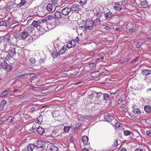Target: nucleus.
<instances>
[{"mask_svg":"<svg viewBox=\"0 0 151 151\" xmlns=\"http://www.w3.org/2000/svg\"><path fill=\"white\" fill-rule=\"evenodd\" d=\"M36 147L33 144H29L27 146V149L28 151H32Z\"/></svg>","mask_w":151,"mask_h":151,"instance_id":"obj_22","label":"nucleus"},{"mask_svg":"<svg viewBox=\"0 0 151 151\" xmlns=\"http://www.w3.org/2000/svg\"><path fill=\"white\" fill-rule=\"evenodd\" d=\"M17 46L12 44L9 49L8 51V53L11 56H13L16 55L15 49Z\"/></svg>","mask_w":151,"mask_h":151,"instance_id":"obj_1","label":"nucleus"},{"mask_svg":"<svg viewBox=\"0 0 151 151\" xmlns=\"http://www.w3.org/2000/svg\"><path fill=\"white\" fill-rule=\"evenodd\" d=\"M144 109L146 112L149 113L151 111L150 106L149 105H145L144 107Z\"/></svg>","mask_w":151,"mask_h":151,"instance_id":"obj_30","label":"nucleus"},{"mask_svg":"<svg viewBox=\"0 0 151 151\" xmlns=\"http://www.w3.org/2000/svg\"><path fill=\"white\" fill-rule=\"evenodd\" d=\"M142 6L144 8H146L148 6V4L147 1H142L141 3Z\"/></svg>","mask_w":151,"mask_h":151,"instance_id":"obj_27","label":"nucleus"},{"mask_svg":"<svg viewBox=\"0 0 151 151\" xmlns=\"http://www.w3.org/2000/svg\"><path fill=\"white\" fill-rule=\"evenodd\" d=\"M46 20L44 19H38L37 21H35V22H32V26L37 27V28L39 26H41L40 25L46 22Z\"/></svg>","mask_w":151,"mask_h":151,"instance_id":"obj_4","label":"nucleus"},{"mask_svg":"<svg viewBox=\"0 0 151 151\" xmlns=\"http://www.w3.org/2000/svg\"><path fill=\"white\" fill-rule=\"evenodd\" d=\"M50 150L51 151H58V148L56 146L52 145L50 147Z\"/></svg>","mask_w":151,"mask_h":151,"instance_id":"obj_38","label":"nucleus"},{"mask_svg":"<svg viewBox=\"0 0 151 151\" xmlns=\"http://www.w3.org/2000/svg\"><path fill=\"white\" fill-rule=\"evenodd\" d=\"M132 109L133 112H134V114L137 115H139L141 114V111L139 109L136 108L134 106H133L132 107Z\"/></svg>","mask_w":151,"mask_h":151,"instance_id":"obj_18","label":"nucleus"},{"mask_svg":"<svg viewBox=\"0 0 151 151\" xmlns=\"http://www.w3.org/2000/svg\"><path fill=\"white\" fill-rule=\"evenodd\" d=\"M42 8L41 7H34L33 9H31L30 10L31 12V16H33V15H39L38 14V10L41 9Z\"/></svg>","mask_w":151,"mask_h":151,"instance_id":"obj_5","label":"nucleus"},{"mask_svg":"<svg viewBox=\"0 0 151 151\" xmlns=\"http://www.w3.org/2000/svg\"><path fill=\"white\" fill-rule=\"evenodd\" d=\"M9 92V90H6L4 91H3L1 94L0 95V96L1 97H3L7 94V93Z\"/></svg>","mask_w":151,"mask_h":151,"instance_id":"obj_40","label":"nucleus"},{"mask_svg":"<svg viewBox=\"0 0 151 151\" xmlns=\"http://www.w3.org/2000/svg\"><path fill=\"white\" fill-rule=\"evenodd\" d=\"M106 19L108 20L111 19L113 17L112 13L111 12H109L104 14Z\"/></svg>","mask_w":151,"mask_h":151,"instance_id":"obj_14","label":"nucleus"},{"mask_svg":"<svg viewBox=\"0 0 151 151\" xmlns=\"http://www.w3.org/2000/svg\"><path fill=\"white\" fill-rule=\"evenodd\" d=\"M96 92H93L90 95H88V97L91 100L92 99L94 96H96Z\"/></svg>","mask_w":151,"mask_h":151,"instance_id":"obj_37","label":"nucleus"},{"mask_svg":"<svg viewBox=\"0 0 151 151\" xmlns=\"http://www.w3.org/2000/svg\"><path fill=\"white\" fill-rule=\"evenodd\" d=\"M80 7L78 4H73L70 8L71 12H78L80 10Z\"/></svg>","mask_w":151,"mask_h":151,"instance_id":"obj_7","label":"nucleus"},{"mask_svg":"<svg viewBox=\"0 0 151 151\" xmlns=\"http://www.w3.org/2000/svg\"><path fill=\"white\" fill-rule=\"evenodd\" d=\"M54 9L53 5L51 4H48L46 6V9L48 12L52 11Z\"/></svg>","mask_w":151,"mask_h":151,"instance_id":"obj_21","label":"nucleus"},{"mask_svg":"<svg viewBox=\"0 0 151 151\" xmlns=\"http://www.w3.org/2000/svg\"><path fill=\"white\" fill-rule=\"evenodd\" d=\"M29 61L32 64H34L35 63V59L33 58H31L30 59Z\"/></svg>","mask_w":151,"mask_h":151,"instance_id":"obj_49","label":"nucleus"},{"mask_svg":"<svg viewBox=\"0 0 151 151\" xmlns=\"http://www.w3.org/2000/svg\"><path fill=\"white\" fill-rule=\"evenodd\" d=\"M81 139L83 143L85 145H87L88 143V138L86 136H84L82 137Z\"/></svg>","mask_w":151,"mask_h":151,"instance_id":"obj_20","label":"nucleus"},{"mask_svg":"<svg viewBox=\"0 0 151 151\" xmlns=\"http://www.w3.org/2000/svg\"><path fill=\"white\" fill-rule=\"evenodd\" d=\"M114 8L116 10L120 11L122 9V5L118 2L115 3L113 5Z\"/></svg>","mask_w":151,"mask_h":151,"instance_id":"obj_11","label":"nucleus"},{"mask_svg":"<svg viewBox=\"0 0 151 151\" xmlns=\"http://www.w3.org/2000/svg\"><path fill=\"white\" fill-rule=\"evenodd\" d=\"M43 116L40 115L37 118L36 121L38 124H41L42 121Z\"/></svg>","mask_w":151,"mask_h":151,"instance_id":"obj_31","label":"nucleus"},{"mask_svg":"<svg viewBox=\"0 0 151 151\" xmlns=\"http://www.w3.org/2000/svg\"><path fill=\"white\" fill-rule=\"evenodd\" d=\"M104 29L107 30H109L111 28H110L108 26H106L104 27Z\"/></svg>","mask_w":151,"mask_h":151,"instance_id":"obj_59","label":"nucleus"},{"mask_svg":"<svg viewBox=\"0 0 151 151\" xmlns=\"http://www.w3.org/2000/svg\"><path fill=\"white\" fill-rule=\"evenodd\" d=\"M45 19L46 20V22L47 20H50L51 21H52L53 20H55V18L54 16L53 17L51 15H48L47 16L45 19Z\"/></svg>","mask_w":151,"mask_h":151,"instance_id":"obj_26","label":"nucleus"},{"mask_svg":"<svg viewBox=\"0 0 151 151\" xmlns=\"http://www.w3.org/2000/svg\"><path fill=\"white\" fill-rule=\"evenodd\" d=\"M94 53L95 52H91L89 53V55L90 56H92L93 55Z\"/></svg>","mask_w":151,"mask_h":151,"instance_id":"obj_61","label":"nucleus"},{"mask_svg":"<svg viewBox=\"0 0 151 151\" xmlns=\"http://www.w3.org/2000/svg\"><path fill=\"white\" fill-rule=\"evenodd\" d=\"M87 29L85 26H80L76 30L78 34L80 35L85 34L87 32Z\"/></svg>","mask_w":151,"mask_h":151,"instance_id":"obj_3","label":"nucleus"},{"mask_svg":"<svg viewBox=\"0 0 151 151\" xmlns=\"http://www.w3.org/2000/svg\"><path fill=\"white\" fill-rule=\"evenodd\" d=\"M62 13L59 11L56 12L54 14V16L55 19H60L61 18Z\"/></svg>","mask_w":151,"mask_h":151,"instance_id":"obj_17","label":"nucleus"},{"mask_svg":"<svg viewBox=\"0 0 151 151\" xmlns=\"http://www.w3.org/2000/svg\"><path fill=\"white\" fill-rule=\"evenodd\" d=\"M45 143L44 142L41 140L37 141L36 143V145L35 147L36 148H43L45 147Z\"/></svg>","mask_w":151,"mask_h":151,"instance_id":"obj_12","label":"nucleus"},{"mask_svg":"<svg viewBox=\"0 0 151 151\" xmlns=\"http://www.w3.org/2000/svg\"><path fill=\"white\" fill-rule=\"evenodd\" d=\"M66 50V48L64 47H62L60 48L59 50V54H63L65 52Z\"/></svg>","mask_w":151,"mask_h":151,"instance_id":"obj_32","label":"nucleus"},{"mask_svg":"<svg viewBox=\"0 0 151 151\" xmlns=\"http://www.w3.org/2000/svg\"><path fill=\"white\" fill-rule=\"evenodd\" d=\"M7 66V63L3 59V61H2L0 63V67L4 69H6Z\"/></svg>","mask_w":151,"mask_h":151,"instance_id":"obj_15","label":"nucleus"},{"mask_svg":"<svg viewBox=\"0 0 151 151\" xmlns=\"http://www.w3.org/2000/svg\"><path fill=\"white\" fill-rule=\"evenodd\" d=\"M135 151H144V150L142 147H139L136 148Z\"/></svg>","mask_w":151,"mask_h":151,"instance_id":"obj_48","label":"nucleus"},{"mask_svg":"<svg viewBox=\"0 0 151 151\" xmlns=\"http://www.w3.org/2000/svg\"><path fill=\"white\" fill-rule=\"evenodd\" d=\"M120 151H127V150L124 148H122Z\"/></svg>","mask_w":151,"mask_h":151,"instance_id":"obj_62","label":"nucleus"},{"mask_svg":"<svg viewBox=\"0 0 151 151\" xmlns=\"http://www.w3.org/2000/svg\"><path fill=\"white\" fill-rule=\"evenodd\" d=\"M6 104V101L4 100H2L1 103V105H2L3 106H4Z\"/></svg>","mask_w":151,"mask_h":151,"instance_id":"obj_50","label":"nucleus"},{"mask_svg":"<svg viewBox=\"0 0 151 151\" xmlns=\"http://www.w3.org/2000/svg\"><path fill=\"white\" fill-rule=\"evenodd\" d=\"M96 9H102V7H101V6H97L96 8Z\"/></svg>","mask_w":151,"mask_h":151,"instance_id":"obj_64","label":"nucleus"},{"mask_svg":"<svg viewBox=\"0 0 151 151\" xmlns=\"http://www.w3.org/2000/svg\"><path fill=\"white\" fill-rule=\"evenodd\" d=\"M78 118L81 121H83L84 120V116H83V115L81 114L78 115Z\"/></svg>","mask_w":151,"mask_h":151,"instance_id":"obj_46","label":"nucleus"},{"mask_svg":"<svg viewBox=\"0 0 151 151\" xmlns=\"http://www.w3.org/2000/svg\"><path fill=\"white\" fill-rule=\"evenodd\" d=\"M115 127L116 128H120L122 127V124L119 122H117L115 125Z\"/></svg>","mask_w":151,"mask_h":151,"instance_id":"obj_45","label":"nucleus"},{"mask_svg":"<svg viewBox=\"0 0 151 151\" xmlns=\"http://www.w3.org/2000/svg\"><path fill=\"white\" fill-rule=\"evenodd\" d=\"M124 134L126 136H128L131 134L133 135V133H132V132L127 130L124 131Z\"/></svg>","mask_w":151,"mask_h":151,"instance_id":"obj_35","label":"nucleus"},{"mask_svg":"<svg viewBox=\"0 0 151 151\" xmlns=\"http://www.w3.org/2000/svg\"><path fill=\"white\" fill-rule=\"evenodd\" d=\"M96 96L95 98H96V101H98L99 100V97L97 96Z\"/></svg>","mask_w":151,"mask_h":151,"instance_id":"obj_63","label":"nucleus"},{"mask_svg":"<svg viewBox=\"0 0 151 151\" xmlns=\"http://www.w3.org/2000/svg\"><path fill=\"white\" fill-rule=\"evenodd\" d=\"M36 76V74L35 73H32L30 74V76L31 78H33Z\"/></svg>","mask_w":151,"mask_h":151,"instance_id":"obj_57","label":"nucleus"},{"mask_svg":"<svg viewBox=\"0 0 151 151\" xmlns=\"http://www.w3.org/2000/svg\"><path fill=\"white\" fill-rule=\"evenodd\" d=\"M6 24L5 22L4 21H2L0 22V26H5Z\"/></svg>","mask_w":151,"mask_h":151,"instance_id":"obj_51","label":"nucleus"},{"mask_svg":"<svg viewBox=\"0 0 151 151\" xmlns=\"http://www.w3.org/2000/svg\"><path fill=\"white\" fill-rule=\"evenodd\" d=\"M37 133L41 135L43 134L44 132V129L40 127H38L37 129Z\"/></svg>","mask_w":151,"mask_h":151,"instance_id":"obj_19","label":"nucleus"},{"mask_svg":"<svg viewBox=\"0 0 151 151\" xmlns=\"http://www.w3.org/2000/svg\"><path fill=\"white\" fill-rule=\"evenodd\" d=\"M52 55L53 58H55L57 57L59 54L57 52L54 51L52 52Z\"/></svg>","mask_w":151,"mask_h":151,"instance_id":"obj_36","label":"nucleus"},{"mask_svg":"<svg viewBox=\"0 0 151 151\" xmlns=\"http://www.w3.org/2000/svg\"><path fill=\"white\" fill-rule=\"evenodd\" d=\"M29 35L28 34V33H27L25 30L22 32L20 33L19 34V36L21 37L23 39H25Z\"/></svg>","mask_w":151,"mask_h":151,"instance_id":"obj_13","label":"nucleus"},{"mask_svg":"<svg viewBox=\"0 0 151 151\" xmlns=\"http://www.w3.org/2000/svg\"><path fill=\"white\" fill-rule=\"evenodd\" d=\"M76 45V41L74 40H71L67 42V47L69 48L74 47Z\"/></svg>","mask_w":151,"mask_h":151,"instance_id":"obj_8","label":"nucleus"},{"mask_svg":"<svg viewBox=\"0 0 151 151\" xmlns=\"http://www.w3.org/2000/svg\"><path fill=\"white\" fill-rule=\"evenodd\" d=\"M88 0H80L79 4L81 6L85 5L86 4Z\"/></svg>","mask_w":151,"mask_h":151,"instance_id":"obj_39","label":"nucleus"},{"mask_svg":"<svg viewBox=\"0 0 151 151\" xmlns=\"http://www.w3.org/2000/svg\"><path fill=\"white\" fill-rule=\"evenodd\" d=\"M93 22L94 25H96L100 24L101 20L97 18L95 19L94 21H93Z\"/></svg>","mask_w":151,"mask_h":151,"instance_id":"obj_33","label":"nucleus"},{"mask_svg":"<svg viewBox=\"0 0 151 151\" xmlns=\"http://www.w3.org/2000/svg\"><path fill=\"white\" fill-rule=\"evenodd\" d=\"M59 127H55L53 130V133L55 134H57V135H58V130L59 129Z\"/></svg>","mask_w":151,"mask_h":151,"instance_id":"obj_44","label":"nucleus"},{"mask_svg":"<svg viewBox=\"0 0 151 151\" xmlns=\"http://www.w3.org/2000/svg\"><path fill=\"white\" fill-rule=\"evenodd\" d=\"M100 74V72L99 71H97L95 72H92L91 73V76L93 78H95L99 76Z\"/></svg>","mask_w":151,"mask_h":151,"instance_id":"obj_28","label":"nucleus"},{"mask_svg":"<svg viewBox=\"0 0 151 151\" xmlns=\"http://www.w3.org/2000/svg\"><path fill=\"white\" fill-rule=\"evenodd\" d=\"M114 147H116L118 145V142H117V139H116L115 140V142L114 143Z\"/></svg>","mask_w":151,"mask_h":151,"instance_id":"obj_54","label":"nucleus"},{"mask_svg":"<svg viewBox=\"0 0 151 151\" xmlns=\"http://www.w3.org/2000/svg\"><path fill=\"white\" fill-rule=\"evenodd\" d=\"M113 117L112 116H110L106 114L104 116V119L106 121L110 122L111 120L113 119Z\"/></svg>","mask_w":151,"mask_h":151,"instance_id":"obj_23","label":"nucleus"},{"mask_svg":"<svg viewBox=\"0 0 151 151\" xmlns=\"http://www.w3.org/2000/svg\"><path fill=\"white\" fill-rule=\"evenodd\" d=\"M140 45V44L139 43H138L136 44L135 45V46L136 48H138L139 47Z\"/></svg>","mask_w":151,"mask_h":151,"instance_id":"obj_58","label":"nucleus"},{"mask_svg":"<svg viewBox=\"0 0 151 151\" xmlns=\"http://www.w3.org/2000/svg\"><path fill=\"white\" fill-rule=\"evenodd\" d=\"M34 29V27L33 26H31L26 28L24 30L29 35L31 33L34 32L35 31Z\"/></svg>","mask_w":151,"mask_h":151,"instance_id":"obj_10","label":"nucleus"},{"mask_svg":"<svg viewBox=\"0 0 151 151\" xmlns=\"http://www.w3.org/2000/svg\"><path fill=\"white\" fill-rule=\"evenodd\" d=\"M14 119V117L10 116L8 118L6 121H8V122H11L13 121Z\"/></svg>","mask_w":151,"mask_h":151,"instance_id":"obj_41","label":"nucleus"},{"mask_svg":"<svg viewBox=\"0 0 151 151\" xmlns=\"http://www.w3.org/2000/svg\"><path fill=\"white\" fill-rule=\"evenodd\" d=\"M96 96H94L93 98L91 100V101H94L95 102H94V103H95V104H96L97 103L96 102V98H95Z\"/></svg>","mask_w":151,"mask_h":151,"instance_id":"obj_60","label":"nucleus"},{"mask_svg":"<svg viewBox=\"0 0 151 151\" xmlns=\"http://www.w3.org/2000/svg\"><path fill=\"white\" fill-rule=\"evenodd\" d=\"M85 26L87 29L91 30L93 28L94 26L93 22L92 20H87Z\"/></svg>","mask_w":151,"mask_h":151,"instance_id":"obj_2","label":"nucleus"},{"mask_svg":"<svg viewBox=\"0 0 151 151\" xmlns=\"http://www.w3.org/2000/svg\"><path fill=\"white\" fill-rule=\"evenodd\" d=\"M38 30L39 33L41 35H42L46 32V30L41 26H39L37 28Z\"/></svg>","mask_w":151,"mask_h":151,"instance_id":"obj_16","label":"nucleus"},{"mask_svg":"<svg viewBox=\"0 0 151 151\" xmlns=\"http://www.w3.org/2000/svg\"><path fill=\"white\" fill-rule=\"evenodd\" d=\"M142 73L143 75L146 76L151 73V70H144Z\"/></svg>","mask_w":151,"mask_h":151,"instance_id":"obj_25","label":"nucleus"},{"mask_svg":"<svg viewBox=\"0 0 151 151\" xmlns=\"http://www.w3.org/2000/svg\"><path fill=\"white\" fill-rule=\"evenodd\" d=\"M11 38L10 35L9 34H7L4 37V39L5 40H6L7 41H9L10 40Z\"/></svg>","mask_w":151,"mask_h":151,"instance_id":"obj_34","label":"nucleus"},{"mask_svg":"<svg viewBox=\"0 0 151 151\" xmlns=\"http://www.w3.org/2000/svg\"><path fill=\"white\" fill-rule=\"evenodd\" d=\"M52 4L54 5H56L57 4H58V0H52Z\"/></svg>","mask_w":151,"mask_h":151,"instance_id":"obj_47","label":"nucleus"},{"mask_svg":"<svg viewBox=\"0 0 151 151\" xmlns=\"http://www.w3.org/2000/svg\"><path fill=\"white\" fill-rule=\"evenodd\" d=\"M89 66L91 68H93L94 65V64L93 63H90L89 64Z\"/></svg>","mask_w":151,"mask_h":151,"instance_id":"obj_52","label":"nucleus"},{"mask_svg":"<svg viewBox=\"0 0 151 151\" xmlns=\"http://www.w3.org/2000/svg\"><path fill=\"white\" fill-rule=\"evenodd\" d=\"M26 3L24 0H21L20 3L19 4L18 6L21 7L23 6Z\"/></svg>","mask_w":151,"mask_h":151,"instance_id":"obj_42","label":"nucleus"},{"mask_svg":"<svg viewBox=\"0 0 151 151\" xmlns=\"http://www.w3.org/2000/svg\"><path fill=\"white\" fill-rule=\"evenodd\" d=\"M81 125L80 123H77L74 124L72 127V131H73L75 129L79 128Z\"/></svg>","mask_w":151,"mask_h":151,"instance_id":"obj_24","label":"nucleus"},{"mask_svg":"<svg viewBox=\"0 0 151 151\" xmlns=\"http://www.w3.org/2000/svg\"><path fill=\"white\" fill-rule=\"evenodd\" d=\"M84 120L85 119H88L91 118V116H85L84 117Z\"/></svg>","mask_w":151,"mask_h":151,"instance_id":"obj_56","label":"nucleus"},{"mask_svg":"<svg viewBox=\"0 0 151 151\" xmlns=\"http://www.w3.org/2000/svg\"><path fill=\"white\" fill-rule=\"evenodd\" d=\"M70 128V127L68 126L65 127L64 129L65 132H68L69 131Z\"/></svg>","mask_w":151,"mask_h":151,"instance_id":"obj_43","label":"nucleus"},{"mask_svg":"<svg viewBox=\"0 0 151 151\" xmlns=\"http://www.w3.org/2000/svg\"><path fill=\"white\" fill-rule=\"evenodd\" d=\"M61 10L62 14L65 16L68 15L71 12L70 8L68 7L63 8Z\"/></svg>","mask_w":151,"mask_h":151,"instance_id":"obj_6","label":"nucleus"},{"mask_svg":"<svg viewBox=\"0 0 151 151\" xmlns=\"http://www.w3.org/2000/svg\"><path fill=\"white\" fill-rule=\"evenodd\" d=\"M56 26L55 20H54L51 21L50 23L47 26V28L50 29L54 28Z\"/></svg>","mask_w":151,"mask_h":151,"instance_id":"obj_9","label":"nucleus"},{"mask_svg":"<svg viewBox=\"0 0 151 151\" xmlns=\"http://www.w3.org/2000/svg\"><path fill=\"white\" fill-rule=\"evenodd\" d=\"M103 99L107 101L110 99V97L109 94L107 93H105L103 94Z\"/></svg>","mask_w":151,"mask_h":151,"instance_id":"obj_29","label":"nucleus"},{"mask_svg":"<svg viewBox=\"0 0 151 151\" xmlns=\"http://www.w3.org/2000/svg\"><path fill=\"white\" fill-rule=\"evenodd\" d=\"M146 134L147 135H150L151 136V130H149L146 132Z\"/></svg>","mask_w":151,"mask_h":151,"instance_id":"obj_55","label":"nucleus"},{"mask_svg":"<svg viewBox=\"0 0 151 151\" xmlns=\"http://www.w3.org/2000/svg\"><path fill=\"white\" fill-rule=\"evenodd\" d=\"M103 94L104 93H96V96H97L99 97H99H101V96H102V95L103 96Z\"/></svg>","mask_w":151,"mask_h":151,"instance_id":"obj_53","label":"nucleus"}]
</instances>
